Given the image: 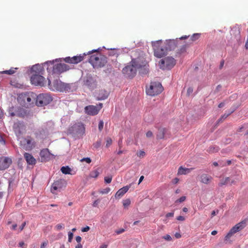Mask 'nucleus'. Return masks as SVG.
Here are the masks:
<instances>
[{
  "instance_id": "1",
  "label": "nucleus",
  "mask_w": 248,
  "mask_h": 248,
  "mask_svg": "<svg viewBox=\"0 0 248 248\" xmlns=\"http://www.w3.org/2000/svg\"><path fill=\"white\" fill-rule=\"evenodd\" d=\"M132 60L131 63H133L140 69L139 73L145 75L148 73L149 65L145 60V54L140 49H136L131 53Z\"/></svg>"
},
{
  "instance_id": "2",
  "label": "nucleus",
  "mask_w": 248,
  "mask_h": 248,
  "mask_svg": "<svg viewBox=\"0 0 248 248\" xmlns=\"http://www.w3.org/2000/svg\"><path fill=\"white\" fill-rule=\"evenodd\" d=\"M54 60L47 61L44 63V66H47V70L52 74H60L69 69V66L65 63H58L54 64Z\"/></svg>"
},
{
  "instance_id": "3",
  "label": "nucleus",
  "mask_w": 248,
  "mask_h": 248,
  "mask_svg": "<svg viewBox=\"0 0 248 248\" xmlns=\"http://www.w3.org/2000/svg\"><path fill=\"white\" fill-rule=\"evenodd\" d=\"M68 132L74 137H79L84 134L85 127L82 123H78L70 127Z\"/></svg>"
},
{
  "instance_id": "4",
  "label": "nucleus",
  "mask_w": 248,
  "mask_h": 248,
  "mask_svg": "<svg viewBox=\"0 0 248 248\" xmlns=\"http://www.w3.org/2000/svg\"><path fill=\"white\" fill-rule=\"evenodd\" d=\"M248 222V217L246 218L239 223L236 224L230 230L229 232L226 235L225 237V240L226 241L228 240L232 236L233 234L243 230L244 228L246 227Z\"/></svg>"
},
{
  "instance_id": "5",
  "label": "nucleus",
  "mask_w": 248,
  "mask_h": 248,
  "mask_svg": "<svg viewBox=\"0 0 248 248\" xmlns=\"http://www.w3.org/2000/svg\"><path fill=\"white\" fill-rule=\"evenodd\" d=\"M176 64L175 60L172 57H167L162 59L159 63L160 69L162 70H170Z\"/></svg>"
},
{
  "instance_id": "6",
  "label": "nucleus",
  "mask_w": 248,
  "mask_h": 248,
  "mask_svg": "<svg viewBox=\"0 0 248 248\" xmlns=\"http://www.w3.org/2000/svg\"><path fill=\"white\" fill-rule=\"evenodd\" d=\"M163 91V87L159 82H151L149 88L146 90V93L150 96H155L159 94Z\"/></svg>"
},
{
  "instance_id": "7",
  "label": "nucleus",
  "mask_w": 248,
  "mask_h": 248,
  "mask_svg": "<svg viewBox=\"0 0 248 248\" xmlns=\"http://www.w3.org/2000/svg\"><path fill=\"white\" fill-rule=\"evenodd\" d=\"M52 101V97L48 93H41L36 98V105L38 107H44Z\"/></svg>"
},
{
  "instance_id": "8",
  "label": "nucleus",
  "mask_w": 248,
  "mask_h": 248,
  "mask_svg": "<svg viewBox=\"0 0 248 248\" xmlns=\"http://www.w3.org/2000/svg\"><path fill=\"white\" fill-rule=\"evenodd\" d=\"M162 40L152 42V44L154 51V55L157 58H161L166 54V49L161 46Z\"/></svg>"
},
{
  "instance_id": "9",
  "label": "nucleus",
  "mask_w": 248,
  "mask_h": 248,
  "mask_svg": "<svg viewBox=\"0 0 248 248\" xmlns=\"http://www.w3.org/2000/svg\"><path fill=\"white\" fill-rule=\"evenodd\" d=\"M35 145V142L33 139L28 137L26 138H22L20 140V146L22 148L27 150H31Z\"/></svg>"
},
{
  "instance_id": "10",
  "label": "nucleus",
  "mask_w": 248,
  "mask_h": 248,
  "mask_svg": "<svg viewBox=\"0 0 248 248\" xmlns=\"http://www.w3.org/2000/svg\"><path fill=\"white\" fill-rule=\"evenodd\" d=\"M66 185V181L64 179H59L52 185L51 191L53 194H56V192L60 191L62 188L65 187Z\"/></svg>"
},
{
  "instance_id": "11",
  "label": "nucleus",
  "mask_w": 248,
  "mask_h": 248,
  "mask_svg": "<svg viewBox=\"0 0 248 248\" xmlns=\"http://www.w3.org/2000/svg\"><path fill=\"white\" fill-rule=\"evenodd\" d=\"M134 65L135 64L131 63L130 65H127L123 69V74L128 78L134 77L136 74L137 69H140L139 67Z\"/></svg>"
},
{
  "instance_id": "12",
  "label": "nucleus",
  "mask_w": 248,
  "mask_h": 248,
  "mask_svg": "<svg viewBox=\"0 0 248 248\" xmlns=\"http://www.w3.org/2000/svg\"><path fill=\"white\" fill-rule=\"evenodd\" d=\"M100 55L96 54L90 56L89 62L93 67H102L104 65V63L106 62L105 60L103 62L101 61L100 58Z\"/></svg>"
},
{
  "instance_id": "13",
  "label": "nucleus",
  "mask_w": 248,
  "mask_h": 248,
  "mask_svg": "<svg viewBox=\"0 0 248 248\" xmlns=\"http://www.w3.org/2000/svg\"><path fill=\"white\" fill-rule=\"evenodd\" d=\"M31 81L32 84L40 86H44L46 82L45 78L38 74L32 75L31 77Z\"/></svg>"
},
{
  "instance_id": "14",
  "label": "nucleus",
  "mask_w": 248,
  "mask_h": 248,
  "mask_svg": "<svg viewBox=\"0 0 248 248\" xmlns=\"http://www.w3.org/2000/svg\"><path fill=\"white\" fill-rule=\"evenodd\" d=\"M26 126L22 122H17L13 125L14 131L17 137L20 136L25 131Z\"/></svg>"
},
{
  "instance_id": "15",
  "label": "nucleus",
  "mask_w": 248,
  "mask_h": 248,
  "mask_svg": "<svg viewBox=\"0 0 248 248\" xmlns=\"http://www.w3.org/2000/svg\"><path fill=\"white\" fill-rule=\"evenodd\" d=\"M102 107V103H99L97 106L90 105L85 108V111L88 115H95L98 113Z\"/></svg>"
},
{
  "instance_id": "16",
  "label": "nucleus",
  "mask_w": 248,
  "mask_h": 248,
  "mask_svg": "<svg viewBox=\"0 0 248 248\" xmlns=\"http://www.w3.org/2000/svg\"><path fill=\"white\" fill-rule=\"evenodd\" d=\"M42 162L48 161L54 158L53 154H51L48 149H44L40 153Z\"/></svg>"
},
{
  "instance_id": "17",
  "label": "nucleus",
  "mask_w": 248,
  "mask_h": 248,
  "mask_svg": "<svg viewBox=\"0 0 248 248\" xmlns=\"http://www.w3.org/2000/svg\"><path fill=\"white\" fill-rule=\"evenodd\" d=\"M85 55V53H84L82 55L75 56L72 57H67L64 59V61L67 63L77 64L83 60L84 56Z\"/></svg>"
},
{
  "instance_id": "18",
  "label": "nucleus",
  "mask_w": 248,
  "mask_h": 248,
  "mask_svg": "<svg viewBox=\"0 0 248 248\" xmlns=\"http://www.w3.org/2000/svg\"><path fill=\"white\" fill-rule=\"evenodd\" d=\"M178 39H169L167 40L165 42V47L164 49H166V52L167 50H171L174 49L177 45Z\"/></svg>"
},
{
  "instance_id": "19",
  "label": "nucleus",
  "mask_w": 248,
  "mask_h": 248,
  "mask_svg": "<svg viewBox=\"0 0 248 248\" xmlns=\"http://www.w3.org/2000/svg\"><path fill=\"white\" fill-rule=\"evenodd\" d=\"M12 162L11 159L9 157H0V170H4L7 169Z\"/></svg>"
},
{
  "instance_id": "20",
  "label": "nucleus",
  "mask_w": 248,
  "mask_h": 248,
  "mask_svg": "<svg viewBox=\"0 0 248 248\" xmlns=\"http://www.w3.org/2000/svg\"><path fill=\"white\" fill-rule=\"evenodd\" d=\"M19 98L23 100L24 103H29V104L33 103V101L35 99V97L31 95L29 93L22 94Z\"/></svg>"
},
{
  "instance_id": "21",
  "label": "nucleus",
  "mask_w": 248,
  "mask_h": 248,
  "mask_svg": "<svg viewBox=\"0 0 248 248\" xmlns=\"http://www.w3.org/2000/svg\"><path fill=\"white\" fill-rule=\"evenodd\" d=\"M10 115L12 116H17L23 118L26 115V111L25 109L22 108H18L15 112H11Z\"/></svg>"
},
{
  "instance_id": "22",
  "label": "nucleus",
  "mask_w": 248,
  "mask_h": 248,
  "mask_svg": "<svg viewBox=\"0 0 248 248\" xmlns=\"http://www.w3.org/2000/svg\"><path fill=\"white\" fill-rule=\"evenodd\" d=\"M24 156L28 164L31 165L35 164L36 159L31 154L25 153L24 155Z\"/></svg>"
},
{
  "instance_id": "23",
  "label": "nucleus",
  "mask_w": 248,
  "mask_h": 248,
  "mask_svg": "<svg viewBox=\"0 0 248 248\" xmlns=\"http://www.w3.org/2000/svg\"><path fill=\"white\" fill-rule=\"evenodd\" d=\"M129 186H125L120 189L115 194L116 198H120L122 197L129 189Z\"/></svg>"
},
{
  "instance_id": "24",
  "label": "nucleus",
  "mask_w": 248,
  "mask_h": 248,
  "mask_svg": "<svg viewBox=\"0 0 248 248\" xmlns=\"http://www.w3.org/2000/svg\"><path fill=\"white\" fill-rule=\"evenodd\" d=\"M201 182L205 184H208L212 180L213 178L207 174H202L201 177Z\"/></svg>"
},
{
  "instance_id": "25",
  "label": "nucleus",
  "mask_w": 248,
  "mask_h": 248,
  "mask_svg": "<svg viewBox=\"0 0 248 248\" xmlns=\"http://www.w3.org/2000/svg\"><path fill=\"white\" fill-rule=\"evenodd\" d=\"M167 132V129L165 128H160L158 129L156 137L157 139H163L165 138V135Z\"/></svg>"
},
{
  "instance_id": "26",
  "label": "nucleus",
  "mask_w": 248,
  "mask_h": 248,
  "mask_svg": "<svg viewBox=\"0 0 248 248\" xmlns=\"http://www.w3.org/2000/svg\"><path fill=\"white\" fill-rule=\"evenodd\" d=\"M108 95V92L105 90H101L97 96V98L98 100H103L106 99Z\"/></svg>"
},
{
  "instance_id": "27",
  "label": "nucleus",
  "mask_w": 248,
  "mask_h": 248,
  "mask_svg": "<svg viewBox=\"0 0 248 248\" xmlns=\"http://www.w3.org/2000/svg\"><path fill=\"white\" fill-rule=\"evenodd\" d=\"M192 169V168H183L181 166L178 169V174L183 175L188 174L190 172Z\"/></svg>"
},
{
  "instance_id": "28",
  "label": "nucleus",
  "mask_w": 248,
  "mask_h": 248,
  "mask_svg": "<svg viewBox=\"0 0 248 248\" xmlns=\"http://www.w3.org/2000/svg\"><path fill=\"white\" fill-rule=\"evenodd\" d=\"M31 70L33 72L39 74L42 70V66L39 64H36L32 66Z\"/></svg>"
},
{
  "instance_id": "29",
  "label": "nucleus",
  "mask_w": 248,
  "mask_h": 248,
  "mask_svg": "<svg viewBox=\"0 0 248 248\" xmlns=\"http://www.w3.org/2000/svg\"><path fill=\"white\" fill-rule=\"evenodd\" d=\"M93 83V80L92 77H87L84 80V84L88 87H92Z\"/></svg>"
},
{
  "instance_id": "30",
  "label": "nucleus",
  "mask_w": 248,
  "mask_h": 248,
  "mask_svg": "<svg viewBox=\"0 0 248 248\" xmlns=\"http://www.w3.org/2000/svg\"><path fill=\"white\" fill-rule=\"evenodd\" d=\"M61 171L65 174H70L71 169L68 166H63L61 169Z\"/></svg>"
},
{
  "instance_id": "31",
  "label": "nucleus",
  "mask_w": 248,
  "mask_h": 248,
  "mask_svg": "<svg viewBox=\"0 0 248 248\" xmlns=\"http://www.w3.org/2000/svg\"><path fill=\"white\" fill-rule=\"evenodd\" d=\"M230 181V177H226L224 179L220 180V182L218 183L219 186H222L224 185H226L229 183Z\"/></svg>"
},
{
  "instance_id": "32",
  "label": "nucleus",
  "mask_w": 248,
  "mask_h": 248,
  "mask_svg": "<svg viewBox=\"0 0 248 248\" xmlns=\"http://www.w3.org/2000/svg\"><path fill=\"white\" fill-rule=\"evenodd\" d=\"M17 69V68H12L9 70H5L3 71L2 73H5L9 75H12L15 73L16 70Z\"/></svg>"
},
{
  "instance_id": "33",
  "label": "nucleus",
  "mask_w": 248,
  "mask_h": 248,
  "mask_svg": "<svg viewBox=\"0 0 248 248\" xmlns=\"http://www.w3.org/2000/svg\"><path fill=\"white\" fill-rule=\"evenodd\" d=\"M101 143V141L100 140H99L93 144V147L96 149H98L100 147Z\"/></svg>"
},
{
  "instance_id": "34",
  "label": "nucleus",
  "mask_w": 248,
  "mask_h": 248,
  "mask_svg": "<svg viewBox=\"0 0 248 248\" xmlns=\"http://www.w3.org/2000/svg\"><path fill=\"white\" fill-rule=\"evenodd\" d=\"M209 152L211 153L217 152L218 151V148L217 147H211L209 148Z\"/></svg>"
},
{
  "instance_id": "35",
  "label": "nucleus",
  "mask_w": 248,
  "mask_h": 248,
  "mask_svg": "<svg viewBox=\"0 0 248 248\" xmlns=\"http://www.w3.org/2000/svg\"><path fill=\"white\" fill-rule=\"evenodd\" d=\"M130 200L129 199H126L123 201V205L125 208L128 206L130 204Z\"/></svg>"
},
{
  "instance_id": "36",
  "label": "nucleus",
  "mask_w": 248,
  "mask_h": 248,
  "mask_svg": "<svg viewBox=\"0 0 248 248\" xmlns=\"http://www.w3.org/2000/svg\"><path fill=\"white\" fill-rule=\"evenodd\" d=\"M200 36V34L199 33H194L193 34V35L191 37V40L192 41L196 40Z\"/></svg>"
},
{
  "instance_id": "37",
  "label": "nucleus",
  "mask_w": 248,
  "mask_h": 248,
  "mask_svg": "<svg viewBox=\"0 0 248 248\" xmlns=\"http://www.w3.org/2000/svg\"><path fill=\"white\" fill-rule=\"evenodd\" d=\"M112 143V140L110 138H107L106 139V147H108Z\"/></svg>"
},
{
  "instance_id": "38",
  "label": "nucleus",
  "mask_w": 248,
  "mask_h": 248,
  "mask_svg": "<svg viewBox=\"0 0 248 248\" xmlns=\"http://www.w3.org/2000/svg\"><path fill=\"white\" fill-rule=\"evenodd\" d=\"M112 176H111L105 177V179H104L105 183H106L107 184L110 183L112 181Z\"/></svg>"
},
{
  "instance_id": "39",
  "label": "nucleus",
  "mask_w": 248,
  "mask_h": 248,
  "mask_svg": "<svg viewBox=\"0 0 248 248\" xmlns=\"http://www.w3.org/2000/svg\"><path fill=\"white\" fill-rule=\"evenodd\" d=\"M110 189L109 187H107L100 191V193L102 194H107L110 191Z\"/></svg>"
},
{
  "instance_id": "40",
  "label": "nucleus",
  "mask_w": 248,
  "mask_h": 248,
  "mask_svg": "<svg viewBox=\"0 0 248 248\" xmlns=\"http://www.w3.org/2000/svg\"><path fill=\"white\" fill-rule=\"evenodd\" d=\"M186 199V196H182L181 197H180L179 199L177 200L176 201H175V202H184Z\"/></svg>"
},
{
  "instance_id": "41",
  "label": "nucleus",
  "mask_w": 248,
  "mask_h": 248,
  "mask_svg": "<svg viewBox=\"0 0 248 248\" xmlns=\"http://www.w3.org/2000/svg\"><path fill=\"white\" fill-rule=\"evenodd\" d=\"M81 162H84L85 161L87 163H90L91 162V159L90 157H85L83 158L80 160Z\"/></svg>"
},
{
  "instance_id": "42",
  "label": "nucleus",
  "mask_w": 248,
  "mask_h": 248,
  "mask_svg": "<svg viewBox=\"0 0 248 248\" xmlns=\"http://www.w3.org/2000/svg\"><path fill=\"white\" fill-rule=\"evenodd\" d=\"M104 126V122L103 121L101 120L99 122L98 124V129L99 131H101L103 128Z\"/></svg>"
},
{
  "instance_id": "43",
  "label": "nucleus",
  "mask_w": 248,
  "mask_h": 248,
  "mask_svg": "<svg viewBox=\"0 0 248 248\" xmlns=\"http://www.w3.org/2000/svg\"><path fill=\"white\" fill-rule=\"evenodd\" d=\"M145 155V153L143 151H140L137 153V155L140 157H143Z\"/></svg>"
},
{
  "instance_id": "44",
  "label": "nucleus",
  "mask_w": 248,
  "mask_h": 248,
  "mask_svg": "<svg viewBox=\"0 0 248 248\" xmlns=\"http://www.w3.org/2000/svg\"><path fill=\"white\" fill-rule=\"evenodd\" d=\"M68 242H71L72 241V240L73 239V233L72 232H68Z\"/></svg>"
},
{
  "instance_id": "45",
  "label": "nucleus",
  "mask_w": 248,
  "mask_h": 248,
  "mask_svg": "<svg viewBox=\"0 0 248 248\" xmlns=\"http://www.w3.org/2000/svg\"><path fill=\"white\" fill-rule=\"evenodd\" d=\"M233 110L232 111H231L230 112H229L228 113L226 114V113H225L224 115H223L221 118H222V119L223 120H225L226 118H227V117L230 115L233 112Z\"/></svg>"
},
{
  "instance_id": "46",
  "label": "nucleus",
  "mask_w": 248,
  "mask_h": 248,
  "mask_svg": "<svg viewBox=\"0 0 248 248\" xmlns=\"http://www.w3.org/2000/svg\"><path fill=\"white\" fill-rule=\"evenodd\" d=\"M0 143L4 145L5 144V140L2 136L0 134Z\"/></svg>"
},
{
  "instance_id": "47",
  "label": "nucleus",
  "mask_w": 248,
  "mask_h": 248,
  "mask_svg": "<svg viewBox=\"0 0 248 248\" xmlns=\"http://www.w3.org/2000/svg\"><path fill=\"white\" fill-rule=\"evenodd\" d=\"M186 47H187L186 45H183L180 50V53L185 52L186 51Z\"/></svg>"
},
{
  "instance_id": "48",
  "label": "nucleus",
  "mask_w": 248,
  "mask_h": 248,
  "mask_svg": "<svg viewBox=\"0 0 248 248\" xmlns=\"http://www.w3.org/2000/svg\"><path fill=\"white\" fill-rule=\"evenodd\" d=\"M98 174H99L98 172H97V171H95L93 172V173H92V174H91V176L92 177L96 178L98 176Z\"/></svg>"
},
{
  "instance_id": "49",
  "label": "nucleus",
  "mask_w": 248,
  "mask_h": 248,
  "mask_svg": "<svg viewBox=\"0 0 248 248\" xmlns=\"http://www.w3.org/2000/svg\"><path fill=\"white\" fill-rule=\"evenodd\" d=\"M56 228L57 230H60L64 228V226L63 225L60 224L56 226Z\"/></svg>"
},
{
  "instance_id": "50",
  "label": "nucleus",
  "mask_w": 248,
  "mask_h": 248,
  "mask_svg": "<svg viewBox=\"0 0 248 248\" xmlns=\"http://www.w3.org/2000/svg\"><path fill=\"white\" fill-rule=\"evenodd\" d=\"M124 231H125V230L124 229L122 228V229H120L119 230L115 231V232L117 234H121V233L124 232Z\"/></svg>"
},
{
  "instance_id": "51",
  "label": "nucleus",
  "mask_w": 248,
  "mask_h": 248,
  "mask_svg": "<svg viewBox=\"0 0 248 248\" xmlns=\"http://www.w3.org/2000/svg\"><path fill=\"white\" fill-rule=\"evenodd\" d=\"M146 136L147 138H151V137H153V132L151 131H148L146 133Z\"/></svg>"
},
{
  "instance_id": "52",
  "label": "nucleus",
  "mask_w": 248,
  "mask_h": 248,
  "mask_svg": "<svg viewBox=\"0 0 248 248\" xmlns=\"http://www.w3.org/2000/svg\"><path fill=\"white\" fill-rule=\"evenodd\" d=\"M193 91V88L191 87H189L187 90V95H189L191 93H192Z\"/></svg>"
},
{
  "instance_id": "53",
  "label": "nucleus",
  "mask_w": 248,
  "mask_h": 248,
  "mask_svg": "<svg viewBox=\"0 0 248 248\" xmlns=\"http://www.w3.org/2000/svg\"><path fill=\"white\" fill-rule=\"evenodd\" d=\"M90 230V227L89 226H86L85 227L82 228L81 229L82 232H87Z\"/></svg>"
},
{
  "instance_id": "54",
  "label": "nucleus",
  "mask_w": 248,
  "mask_h": 248,
  "mask_svg": "<svg viewBox=\"0 0 248 248\" xmlns=\"http://www.w3.org/2000/svg\"><path fill=\"white\" fill-rule=\"evenodd\" d=\"M163 238L166 240L170 241L171 240V237L170 235H166L163 237Z\"/></svg>"
},
{
  "instance_id": "55",
  "label": "nucleus",
  "mask_w": 248,
  "mask_h": 248,
  "mask_svg": "<svg viewBox=\"0 0 248 248\" xmlns=\"http://www.w3.org/2000/svg\"><path fill=\"white\" fill-rule=\"evenodd\" d=\"M99 202L100 201L99 200H97L93 202V207H97Z\"/></svg>"
},
{
  "instance_id": "56",
  "label": "nucleus",
  "mask_w": 248,
  "mask_h": 248,
  "mask_svg": "<svg viewBox=\"0 0 248 248\" xmlns=\"http://www.w3.org/2000/svg\"><path fill=\"white\" fill-rule=\"evenodd\" d=\"M174 216V213L173 212H170L169 213L166 214V217H173Z\"/></svg>"
},
{
  "instance_id": "57",
  "label": "nucleus",
  "mask_w": 248,
  "mask_h": 248,
  "mask_svg": "<svg viewBox=\"0 0 248 248\" xmlns=\"http://www.w3.org/2000/svg\"><path fill=\"white\" fill-rule=\"evenodd\" d=\"M185 219V217L181 216H179L177 217V219L179 221H184Z\"/></svg>"
},
{
  "instance_id": "58",
  "label": "nucleus",
  "mask_w": 248,
  "mask_h": 248,
  "mask_svg": "<svg viewBox=\"0 0 248 248\" xmlns=\"http://www.w3.org/2000/svg\"><path fill=\"white\" fill-rule=\"evenodd\" d=\"M218 213V210H217V211H215V210H214L211 213V217H213L214 216H215Z\"/></svg>"
},
{
  "instance_id": "59",
  "label": "nucleus",
  "mask_w": 248,
  "mask_h": 248,
  "mask_svg": "<svg viewBox=\"0 0 248 248\" xmlns=\"http://www.w3.org/2000/svg\"><path fill=\"white\" fill-rule=\"evenodd\" d=\"M179 179L177 178H175L174 179H173L172 180V183L173 184H176L177 183H178V182H179Z\"/></svg>"
},
{
  "instance_id": "60",
  "label": "nucleus",
  "mask_w": 248,
  "mask_h": 248,
  "mask_svg": "<svg viewBox=\"0 0 248 248\" xmlns=\"http://www.w3.org/2000/svg\"><path fill=\"white\" fill-rule=\"evenodd\" d=\"M76 240L78 243H80L81 241V237L79 236H77L76 237Z\"/></svg>"
},
{
  "instance_id": "61",
  "label": "nucleus",
  "mask_w": 248,
  "mask_h": 248,
  "mask_svg": "<svg viewBox=\"0 0 248 248\" xmlns=\"http://www.w3.org/2000/svg\"><path fill=\"white\" fill-rule=\"evenodd\" d=\"M47 245V242H43L41 245L40 248H45Z\"/></svg>"
},
{
  "instance_id": "62",
  "label": "nucleus",
  "mask_w": 248,
  "mask_h": 248,
  "mask_svg": "<svg viewBox=\"0 0 248 248\" xmlns=\"http://www.w3.org/2000/svg\"><path fill=\"white\" fill-rule=\"evenodd\" d=\"M224 61L222 60L221 61L220 65H219V68L221 69L223 67V66H224Z\"/></svg>"
},
{
  "instance_id": "63",
  "label": "nucleus",
  "mask_w": 248,
  "mask_h": 248,
  "mask_svg": "<svg viewBox=\"0 0 248 248\" xmlns=\"http://www.w3.org/2000/svg\"><path fill=\"white\" fill-rule=\"evenodd\" d=\"M26 225V222H24L20 227V230L21 231L24 228L25 226Z\"/></svg>"
},
{
  "instance_id": "64",
  "label": "nucleus",
  "mask_w": 248,
  "mask_h": 248,
  "mask_svg": "<svg viewBox=\"0 0 248 248\" xmlns=\"http://www.w3.org/2000/svg\"><path fill=\"white\" fill-rule=\"evenodd\" d=\"M75 248H82V246L80 243H78Z\"/></svg>"
}]
</instances>
